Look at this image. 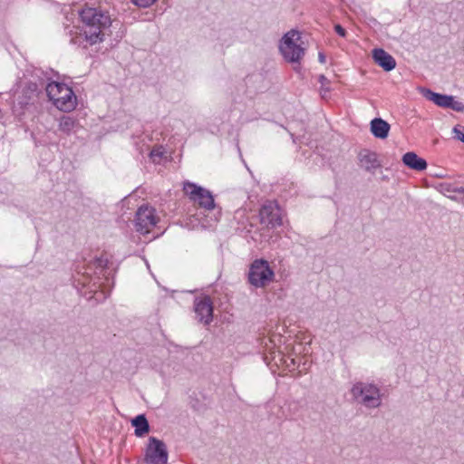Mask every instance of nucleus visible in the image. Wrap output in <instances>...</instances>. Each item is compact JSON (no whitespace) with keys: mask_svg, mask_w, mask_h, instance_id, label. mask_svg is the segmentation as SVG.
Returning a JSON list of instances; mask_svg holds the SVG:
<instances>
[{"mask_svg":"<svg viewBox=\"0 0 464 464\" xmlns=\"http://www.w3.org/2000/svg\"><path fill=\"white\" fill-rule=\"evenodd\" d=\"M45 92L48 99L62 111H71L77 104V98L67 84L58 82H50Z\"/></svg>","mask_w":464,"mask_h":464,"instance_id":"obj_3","label":"nucleus"},{"mask_svg":"<svg viewBox=\"0 0 464 464\" xmlns=\"http://www.w3.org/2000/svg\"><path fill=\"white\" fill-rule=\"evenodd\" d=\"M194 312L198 323L208 325L213 320V302L208 295L198 296L194 299Z\"/></svg>","mask_w":464,"mask_h":464,"instance_id":"obj_11","label":"nucleus"},{"mask_svg":"<svg viewBox=\"0 0 464 464\" xmlns=\"http://www.w3.org/2000/svg\"><path fill=\"white\" fill-rule=\"evenodd\" d=\"M402 162L410 169L418 171L424 170L427 168V161L411 151L403 155Z\"/></svg>","mask_w":464,"mask_h":464,"instance_id":"obj_15","label":"nucleus"},{"mask_svg":"<svg viewBox=\"0 0 464 464\" xmlns=\"http://www.w3.org/2000/svg\"><path fill=\"white\" fill-rule=\"evenodd\" d=\"M422 93L427 100L433 102L436 105L441 108H449L450 106V102H452L451 95L437 93L430 89H424Z\"/></svg>","mask_w":464,"mask_h":464,"instance_id":"obj_17","label":"nucleus"},{"mask_svg":"<svg viewBox=\"0 0 464 464\" xmlns=\"http://www.w3.org/2000/svg\"><path fill=\"white\" fill-rule=\"evenodd\" d=\"M107 265V260L100 257L95 258L88 265L78 266L76 274L73 275V285L79 293L85 296L88 300L105 298L102 287V278L97 276L99 270L100 274Z\"/></svg>","mask_w":464,"mask_h":464,"instance_id":"obj_2","label":"nucleus"},{"mask_svg":"<svg viewBox=\"0 0 464 464\" xmlns=\"http://www.w3.org/2000/svg\"><path fill=\"white\" fill-rule=\"evenodd\" d=\"M169 452L165 442L156 437H150L144 451L146 464H168Z\"/></svg>","mask_w":464,"mask_h":464,"instance_id":"obj_9","label":"nucleus"},{"mask_svg":"<svg viewBox=\"0 0 464 464\" xmlns=\"http://www.w3.org/2000/svg\"><path fill=\"white\" fill-rule=\"evenodd\" d=\"M454 193H459L464 195V187H457L454 186Z\"/></svg>","mask_w":464,"mask_h":464,"instance_id":"obj_28","label":"nucleus"},{"mask_svg":"<svg viewBox=\"0 0 464 464\" xmlns=\"http://www.w3.org/2000/svg\"><path fill=\"white\" fill-rule=\"evenodd\" d=\"M359 165L366 171L374 173L375 170L382 167L379 155L372 150L363 149L358 154Z\"/></svg>","mask_w":464,"mask_h":464,"instance_id":"obj_13","label":"nucleus"},{"mask_svg":"<svg viewBox=\"0 0 464 464\" xmlns=\"http://www.w3.org/2000/svg\"><path fill=\"white\" fill-rule=\"evenodd\" d=\"M131 425L135 428V436L141 438L150 431V424L144 414H140L131 420Z\"/></svg>","mask_w":464,"mask_h":464,"instance_id":"obj_18","label":"nucleus"},{"mask_svg":"<svg viewBox=\"0 0 464 464\" xmlns=\"http://www.w3.org/2000/svg\"><path fill=\"white\" fill-rule=\"evenodd\" d=\"M274 276L267 261L256 259L250 266L248 282L255 287H264L273 280Z\"/></svg>","mask_w":464,"mask_h":464,"instance_id":"obj_8","label":"nucleus"},{"mask_svg":"<svg viewBox=\"0 0 464 464\" xmlns=\"http://www.w3.org/2000/svg\"><path fill=\"white\" fill-rule=\"evenodd\" d=\"M278 360L281 363L285 364L290 371L294 370L295 366L299 365L300 359L297 357L292 358L284 355L281 352H277Z\"/></svg>","mask_w":464,"mask_h":464,"instance_id":"obj_20","label":"nucleus"},{"mask_svg":"<svg viewBox=\"0 0 464 464\" xmlns=\"http://www.w3.org/2000/svg\"><path fill=\"white\" fill-rule=\"evenodd\" d=\"M301 34L291 30L281 40L279 50L284 58L289 63H297L304 55V48L300 44Z\"/></svg>","mask_w":464,"mask_h":464,"instance_id":"obj_5","label":"nucleus"},{"mask_svg":"<svg viewBox=\"0 0 464 464\" xmlns=\"http://www.w3.org/2000/svg\"><path fill=\"white\" fill-rule=\"evenodd\" d=\"M449 108L455 111L462 112L464 111V103L461 102L454 101V97L452 96V102H450V106Z\"/></svg>","mask_w":464,"mask_h":464,"instance_id":"obj_22","label":"nucleus"},{"mask_svg":"<svg viewBox=\"0 0 464 464\" xmlns=\"http://www.w3.org/2000/svg\"><path fill=\"white\" fill-rule=\"evenodd\" d=\"M183 190L189 199L206 210H213L216 204L212 193L205 188L192 182H185Z\"/></svg>","mask_w":464,"mask_h":464,"instance_id":"obj_6","label":"nucleus"},{"mask_svg":"<svg viewBox=\"0 0 464 464\" xmlns=\"http://www.w3.org/2000/svg\"><path fill=\"white\" fill-rule=\"evenodd\" d=\"M159 220L156 209L148 204H143L136 211L134 227L137 232L148 234L153 229Z\"/></svg>","mask_w":464,"mask_h":464,"instance_id":"obj_7","label":"nucleus"},{"mask_svg":"<svg viewBox=\"0 0 464 464\" xmlns=\"http://www.w3.org/2000/svg\"><path fill=\"white\" fill-rule=\"evenodd\" d=\"M274 356H273V359L274 360H277L278 359V356H277V353H274ZM279 360L278 361H276V363H278Z\"/></svg>","mask_w":464,"mask_h":464,"instance_id":"obj_30","label":"nucleus"},{"mask_svg":"<svg viewBox=\"0 0 464 464\" xmlns=\"http://www.w3.org/2000/svg\"><path fill=\"white\" fill-rule=\"evenodd\" d=\"M353 399L369 409H375L382 404L380 388L372 382H357L350 390Z\"/></svg>","mask_w":464,"mask_h":464,"instance_id":"obj_4","label":"nucleus"},{"mask_svg":"<svg viewBox=\"0 0 464 464\" xmlns=\"http://www.w3.org/2000/svg\"><path fill=\"white\" fill-rule=\"evenodd\" d=\"M334 31L341 37H345L346 36V30L341 24H339L334 25Z\"/></svg>","mask_w":464,"mask_h":464,"instance_id":"obj_26","label":"nucleus"},{"mask_svg":"<svg viewBox=\"0 0 464 464\" xmlns=\"http://www.w3.org/2000/svg\"><path fill=\"white\" fill-rule=\"evenodd\" d=\"M372 58L375 63L382 67L384 71L390 72L396 66L395 59L383 49L375 48L372 50Z\"/></svg>","mask_w":464,"mask_h":464,"instance_id":"obj_14","label":"nucleus"},{"mask_svg":"<svg viewBox=\"0 0 464 464\" xmlns=\"http://www.w3.org/2000/svg\"><path fill=\"white\" fill-rule=\"evenodd\" d=\"M319 61L321 63H324L325 62V58H324V55L323 53H319Z\"/></svg>","mask_w":464,"mask_h":464,"instance_id":"obj_29","label":"nucleus"},{"mask_svg":"<svg viewBox=\"0 0 464 464\" xmlns=\"http://www.w3.org/2000/svg\"><path fill=\"white\" fill-rule=\"evenodd\" d=\"M135 5L141 7H148L154 4L156 0H132Z\"/></svg>","mask_w":464,"mask_h":464,"instance_id":"obj_25","label":"nucleus"},{"mask_svg":"<svg viewBox=\"0 0 464 464\" xmlns=\"http://www.w3.org/2000/svg\"><path fill=\"white\" fill-rule=\"evenodd\" d=\"M80 17L82 26V28L73 27L70 30V43L87 48L89 45L103 42L105 32L112 22L108 11L100 7H86L80 12Z\"/></svg>","mask_w":464,"mask_h":464,"instance_id":"obj_1","label":"nucleus"},{"mask_svg":"<svg viewBox=\"0 0 464 464\" xmlns=\"http://www.w3.org/2000/svg\"><path fill=\"white\" fill-rule=\"evenodd\" d=\"M260 222L269 227L282 225L281 212L278 205L274 201L266 202L259 210Z\"/></svg>","mask_w":464,"mask_h":464,"instance_id":"obj_12","label":"nucleus"},{"mask_svg":"<svg viewBox=\"0 0 464 464\" xmlns=\"http://www.w3.org/2000/svg\"><path fill=\"white\" fill-rule=\"evenodd\" d=\"M440 190L443 193H454V185L450 183H441L440 185Z\"/></svg>","mask_w":464,"mask_h":464,"instance_id":"obj_24","label":"nucleus"},{"mask_svg":"<svg viewBox=\"0 0 464 464\" xmlns=\"http://www.w3.org/2000/svg\"><path fill=\"white\" fill-rule=\"evenodd\" d=\"M454 138L464 143V126L456 125L453 128Z\"/></svg>","mask_w":464,"mask_h":464,"instance_id":"obj_21","label":"nucleus"},{"mask_svg":"<svg viewBox=\"0 0 464 464\" xmlns=\"http://www.w3.org/2000/svg\"><path fill=\"white\" fill-rule=\"evenodd\" d=\"M390 128H391L390 124L386 121H384L381 118H374L371 121V131L375 138H378V139L387 138L388 134H389Z\"/></svg>","mask_w":464,"mask_h":464,"instance_id":"obj_16","label":"nucleus"},{"mask_svg":"<svg viewBox=\"0 0 464 464\" xmlns=\"http://www.w3.org/2000/svg\"><path fill=\"white\" fill-rule=\"evenodd\" d=\"M77 121L71 116H63L59 121V130L70 135L77 126Z\"/></svg>","mask_w":464,"mask_h":464,"instance_id":"obj_19","label":"nucleus"},{"mask_svg":"<svg viewBox=\"0 0 464 464\" xmlns=\"http://www.w3.org/2000/svg\"><path fill=\"white\" fill-rule=\"evenodd\" d=\"M40 91L38 85L34 82H28L22 89L21 92L16 98V102L14 104V112L21 117L24 115V111L29 106L34 104Z\"/></svg>","mask_w":464,"mask_h":464,"instance_id":"obj_10","label":"nucleus"},{"mask_svg":"<svg viewBox=\"0 0 464 464\" xmlns=\"http://www.w3.org/2000/svg\"><path fill=\"white\" fill-rule=\"evenodd\" d=\"M162 155V152L160 151V149H153L151 151H150V157L151 158H155V157H159L160 158Z\"/></svg>","mask_w":464,"mask_h":464,"instance_id":"obj_27","label":"nucleus"},{"mask_svg":"<svg viewBox=\"0 0 464 464\" xmlns=\"http://www.w3.org/2000/svg\"><path fill=\"white\" fill-rule=\"evenodd\" d=\"M318 81L321 83L322 89L324 90L325 92H329V80L324 75L321 74L318 77Z\"/></svg>","mask_w":464,"mask_h":464,"instance_id":"obj_23","label":"nucleus"}]
</instances>
